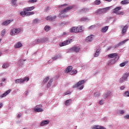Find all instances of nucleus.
Wrapping results in <instances>:
<instances>
[{"instance_id":"49530a36","label":"nucleus","mask_w":129,"mask_h":129,"mask_svg":"<svg viewBox=\"0 0 129 129\" xmlns=\"http://www.w3.org/2000/svg\"><path fill=\"white\" fill-rule=\"evenodd\" d=\"M5 35H6V29H4L1 32V36L2 37H4L5 36Z\"/></svg>"},{"instance_id":"de8ad7c7","label":"nucleus","mask_w":129,"mask_h":129,"mask_svg":"<svg viewBox=\"0 0 129 129\" xmlns=\"http://www.w3.org/2000/svg\"><path fill=\"white\" fill-rule=\"evenodd\" d=\"M49 77H47L45 79H44L43 81V83H46V82H48V81H49Z\"/></svg>"},{"instance_id":"ea45409f","label":"nucleus","mask_w":129,"mask_h":129,"mask_svg":"<svg viewBox=\"0 0 129 129\" xmlns=\"http://www.w3.org/2000/svg\"><path fill=\"white\" fill-rule=\"evenodd\" d=\"M89 11V8H83L82 9V13H87Z\"/></svg>"},{"instance_id":"338daca9","label":"nucleus","mask_w":129,"mask_h":129,"mask_svg":"<svg viewBox=\"0 0 129 129\" xmlns=\"http://www.w3.org/2000/svg\"><path fill=\"white\" fill-rule=\"evenodd\" d=\"M3 107V103H0V108Z\"/></svg>"},{"instance_id":"6e6d98bb","label":"nucleus","mask_w":129,"mask_h":129,"mask_svg":"<svg viewBox=\"0 0 129 129\" xmlns=\"http://www.w3.org/2000/svg\"><path fill=\"white\" fill-rule=\"evenodd\" d=\"M125 88V86H121L120 87V90H124V89Z\"/></svg>"},{"instance_id":"423d86ee","label":"nucleus","mask_w":129,"mask_h":129,"mask_svg":"<svg viewBox=\"0 0 129 129\" xmlns=\"http://www.w3.org/2000/svg\"><path fill=\"white\" fill-rule=\"evenodd\" d=\"M120 10H121V7H118L115 8L114 9H113V13L114 14H116V15H123V12L119 11H120Z\"/></svg>"},{"instance_id":"f03ea898","label":"nucleus","mask_w":129,"mask_h":129,"mask_svg":"<svg viewBox=\"0 0 129 129\" xmlns=\"http://www.w3.org/2000/svg\"><path fill=\"white\" fill-rule=\"evenodd\" d=\"M85 83V80H81L79 81L75 85L73 86V88H78L80 90H82L84 88V84Z\"/></svg>"},{"instance_id":"4468645a","label":"nucleus","mask_w":129,"mask_h":129,"mask_svg":"<svg viewBox=\"0 0 129 129\" xmlns=\"http://www.w3.org/2000/svg\"><path fill=\"white\" fill-rule=\"evenodd\" d=\"M11 91H12L11 90H7L6 92H5L4 93H3L2 95H1L0 96V97L1 98H4V97H6V96H7V95H8L9 94H10V93H11Z\"/></svg>"},{"instance_id":"f8f14e48","label":"nucleus","mask_w":129,"mask_h":129,"mask_svg":"<svg viewBox=\"0 0 129 129\" xmlns=\"http://www.w3.org/2000/svg\"><path fill=\"white\" fill-rule=\"evenodd\" d=\"M39 106V105H37L35 107L34 110L35 112H42V111H44V110H43L42 108H40Z\"/></svg>"},{"instance_id":"8fccbe9b","label":"nucleus","mask_w":129,"mask_h":129,"mask_svg":"<svg viewBox=\"0 0 129 129\" xmlns=\"http://www.w3.org/2000/svg\"><path fill=\"white\" fill-rule=\"evenodd\" d=\"M94 95H95V96L98 97V96H99V95H100V93H99V92H97L95 93Z\"/></svg>"},{"instance_id":"4c0bfd02","label":"nucleus","mask_w":129,"mask_h":129,"mask_svg":"<svg viewBox=\"0 0 129 129\" xmlns=\"http://www.w3.org/2000/svg\"><path fill=\"white\" fill-rule=\"evenodd\" d=\"M99 53H100V49H97L95 53V57H98L99 55Z\"/></svg>"},{"instance_id":"bb28decb","label":"nucleus","mask_w":129,"mask_h":129,"mask_svg":"<svg viewBox=\"0 0 129 129\" xmlns=\"http://www.w3.org/2000/svg\"><path fill=\"white\" fill-rule=\"evenodd\" d=\"M70 32H71V33H77V27H74L71 28Z\"/></svg>"},{"instance_id":"f3484780","label":"nucleus","mask_w":129,"mask_h":129,"mask_svg":"<svg viewBox=\"0 0 129 129\" xmlns=\"http://www.w3.org/2000/svg\"><path fill=\"white\" fill-rule=\"evenodd\" d=\"M62 58V54H55L53 57L52 60H58V59H61Z\"/></svg>"},{"instance_id":"9b49d317","label":"nucleus","mask_w":129,"mask_h":129,"mask_svg":"<svg viewBox=\"0 0 129 129\" xmlns=\"http://www.w3.org/2000/svg\"><path fill=\"white\" fill-rule=\"evenodd\" d=\"M118 60V58H112L110 60H109L108 63V65H112L113 64H114L116 61H117Z\"/></svg>"},{"instance_id":"58836bf2","label":"nucleus","mask_w":129,"mask_h":129,"mask_svg":"<svg viewBox=\"0 0 129 129\" xmlns=\"http://www.w3.org/2000/svg\"><path fill=\"white\" fill-rule=\"evenodd\" d=\"M81 21L82 22H88V21H89V19L87 17L82 18H81Z\"/></svg>"},{"instance_id":"9d476101","label":"nucleus","mask_w":129,"mask_h":129,"mask_svg":"<svg viewBox=\"0 0 129 129\" xmlns=\"http://www.w3.org/2000/svg\"><path fill=\"white\" fill-rule=\"evenodd\" d=\"M129 39H127L120 42H119L117 45H115V48H117V47H119L120 46H122V45H124V44H125V43Z\"/></svg>"},{"instance_id":"7c9ffc66","label":"nucleus","mask_w":129,"mask_h":129,"mask_svg":"<svg viewBox=\"0 0 129 129\" xmlns=\"http://www.w3.org/2000/svg\"><path fill=\"white\" fill-rule=\"evenodd\" d=\"M101 4V1L100 0H96L94 2V6H99Z\"/></svg>"},{"instance_id":"a878e982","label":"nucleus","mask_w":129,"mask_h":129,"mask_svg":"<svg viewBox=\"0 0 129 129\" xmlns=\"http://www.w3.org/2000/svg\"><path fill=\"white\" fill-rule=\"evenodd\" d=\"M83 31V27L82 26H78L77 27V33L81 32Z\"/></svg>"},{"instance_id":"cd10ccee","label":"nucleus","mask_w":129,"mask_h":129,"mask_svg":"<svg viewBox=\"0 0 129 129\" xmlns=\"http://www.w3.org/2000/svg\"><path fill=\"white\" fill-rule=\"evenodd\" d=\"M72 71V66H71L68 67L65 70L66 73H69V72H70Z\"/></svg>"},{"instance_id":"79ce46f5","label":"nucleus","mask_w":129,"mask_h":129,"mask_svg":"<svg viewBox=\"0 0 129 129\" xmlns=\"http://www.w3.org/2000/svg\"><path fill=\"white\" fill-rule=\"evenodd\" d=\"M124 81H126V80H125L123 77H122L119 80L120 83H122L124 82Z\"/></svg>"},{"instance_id":"20e7f679","label":"nucleus","mask_w":129,"mask_h":129,"mask_svg":"<svg viewBox=\"0 0 129 129\" xmlns=\"http://www.w3.org/2000/svg\"><path fill=\"white\" fill-rule=\"evenodd\" d=\"M29 80H30V78L29 77H25L23 79H17L15 81L16 84H23L25 82H28Z\"/></svg>"},{"instance_id":"0e129e2a","label":"nucleus","mask_w":129,"mask_h":129,"mask_svg":"<svg viewBox=\"0 0 129 129\" xmlns=\"http://www.w3.org/2000/svg\"><path fill=\"white\" fill-rule=\"evenodd\" d=\"M50 10V8L49 7H47L46 9H45V12H48Z\"/></svg>"},{"instance_id":"ddd939ff","label":"nucleus","mask_w":129,"mask_h":129,"mask_svg":"<svg viewBox=\"0 0 129 129\" xmlns=\"http://www.w3.org/2000/svg\"><path fill=\"white\" fill-rule=\"evenodd\" d=\"M80 47L75 46L70 49L71 52H76L77 53L79 52Z\"/></svg>"},{"instance_id":"5fc2aeb1","label":"nucleus","mask_w":129,"mask_h":129,"mask_svg":"<svg viewBox=\"0 0 129 129\" xmlns=\"http://www.w3.org/2000/svg\"><path fill=\"white\" fill-rule=\"evenodd\" d=\"M119 113L120 114H123V113H124V111L123 110H119Z\"/></svg>"},{"instance_id":"09e8293b","label":"nucleus","mask_w":129,"mask_h":129,"mask_svg":"<svg viewBox=\"0 0 129 129\" xmlns=\"http://www.w3.org/2000/svg\"><path fill=\"white\" fill-rule=\"evenodd\" d=\"M2 81L3 83H1V86H3V85H4V84H5V82L6 81V78L2 79Z\"/></svg>"},{"instance_id":"f704fd0d","label":"nucleus","mask_w":129,"mask_h":129,"mask_svg":"<svg viewBox=\"0 0 129 129\" xmlns=\"http://www.w3.org/2000/svg\"><path fill=\"white\" fill-rule=\"evenodd\" d=\"M77 74V70H73L70 73V75H74V74Z\"/></svg>"},{"instance_id":"e2e57ef3","label":"nucleus","mask_w":129,"mask_h":129,"mask_svg":"<svg viewBox=\"0 0 129 129\" xmlns=\"http://www.w3.org/2000/svg\"><path fill=\"white\" fill-rule=\"evenodd\" d=\"M68 94H70V91H68L65 93V95H68Z\"/></svg>"},{"instance_id":"864d4df0","label":"nucleus","mask_w":129,"mask_h":129,"mask_svg":"<svg viewBox=\"0 0 129 129\" xmlns=\"http://www.w3.org/2000/svg\"><path fill=\"white\" fill-rule=\"evenodd\" d=\"M28 11H25V17H29L30 16V12H27Z\"/></svg>"},{"instance_id":"e433bc0d","label":"nucleus","mask_w":129,"mask_h":129,"mask_svg":"<svg viewBox=\"0 0 129 129\" xmlns=\"http://www.w3.org/2000/svg\"><path fill=\"white\" fill-rule=\"evenodd\" d=\"M123 95L124 97H129V91H125Z\"/></svg>"},{"instance_id":"a19ab883","label":"nucleus","mask_w":129,"mask_h":129,"mask_svg":"<svg viewBox=\"0 0 129 129\" xmlns=\"http://www.w3.org/2000/svg\"><path fill=\"white\" fill-rule=\"evenodd\" d=\"M128 76H129V73H125L124 75H123L122 76V77H123L124 79L126 80V79H127V77H128Z\"/></svg>"},{"instance_id":"473e14b6","label":"nucleus","mask_w":129,"mask_h":129,"mask_svg":"<svg viewBox=\"0 0 129 129\" xmlns=\"http://www.w3.org/2000/svg\"><path fill=\"white\" fill-rule=\"evenodd\" d=\"M121 5H127L129 4V0H123L120 2Z\"/></svg>"},{"instance_id":"4be33fe9","label":"nucleus","mask_w":129,"mask_h":129,"mask_svg":"<svg viewBox=\"0 0 129 129\" xmlns=\"http://www.w3.org/2000/svg\"><path fill=\"white\" fill-rule=\"evenodd\" d=\"M23 47V44L21 42H18L14 45L15 49H19V48H22Z\"/></svg>"},{"instance_id":"c756f323","label":"nucleus","mask_w":129,"mask_h":129,"mask_svg":"<svg viewBox=\"0 0 129 129\" xmlns=\"http://www.w3.org/2000/svg\"><path fill=\"white\" fill-rule=\"evenodd\" d=\"M95 15H102V12L101 11V9H99L97 10L95 12Z\"/></svg>"},{"instance_id":"4d7b16f0","label":"nucleus","mask_w":129,"mask_h":129,"mask_svg":"<svg viewBox=\"0 0 129 129\" xmlns=\"http://www.w3.org/2000/svg\"><path fill=\"white\" fill-rule=\"evenodd\" d=\"M99 104H100V105L103 104V100H101L99 102Z\"/></svg>"},{"instance_id":"1a4fd4ad","label":"nucleus","mask_w":129,"mask_h":129,"mask_svg":"<svg viewBox=\"0 0 129 129\" xmlns=\"http://www.w3.org/2000/svg\"><path fill=\"white\" fill-rule=\"evenodd\" d=\"M108 58H118V59H119V57L118 56V54L116 53H110L109 55H108Z\"/></svg>"},{"instance_id":"a18cd8bd","label":"nucleus","mask_w":129,"mask_h":129,"mask_svg":"<svg viewBox=\"0 0 129 129\" xmlns=\"http://www.w3.org/2000/svg\"><path fill=\"white\" fill-rule=\"evenodd\" d=\"M32 22H33V24H37L38 23H39L40 20L38 19H36L33 20Z\"/></svg>"},{"instance_id":"b1692460","label":"nucleus","mask_w":129,"mask_h":129,"mask_svg":"<svg viewBox=\"0 0 129 129\" xmlns=\"http://www.w3.org/2000/svg\"><path fill=\"white\" fill-rule=\"evenodd\" d=\"M71 102H72V99H70L66 100L65 103H64V104L67 106H69V105L70 104H71Z\"/></svg>"},{"instance_id":"69168bd1","label":"nucleus","mask_w":129,"mask_h":129,"mask_svg":"<svg viewBox=\"0 0 129 129\" xmlns=\"http://www.w3.org/2000/svg\"><path fill=\"white\" fill-rule=\"evenodd\" d=\"M65 6H67V4L62 5L60 6V7L59 8H62V7H65Z\"/></svg>"},{"instance_id":"052dcab7","label":"nucleus","mask_w":129,"mask_h":129,"mask_svg":"<svg viewBox=\"0 0 129 129\" xmlns=\"http://www.w3.org/2000/svg\"><path fill=\"white\" fill-rule=\"evenodd\" d=\"M95 27V25H92V26H90L89 29H92Z\"/></svg>"},{"instance_id":"37998d69","label":"nucleus","mask_w":129,"mask_h":129,"mask_svg":"<svg viewBox=\"0 0 129 129\" xmlns=\"http://www.w3.org/2000/svg\"><path fill=\"white\" fill-rule=\"evenodd\" d=\"M9 66H10V64H9V63H4L2 67L4 69H7V68H8L9 67Z\"/></svg>"},{"instance_id":"603ef678","label":"nucleus","mask_w":129,"mask_h":129,"mask_svg":"<svg viewBox=\"0 0 129 129\" xmlns=\"http://www.w3.org/2000/svg\"><path fill=\"white\" fill-rule=\"evenodd\" d=\"M119 66H120V67H124V66H125V62L121 63L119 64Z\"/></svg>"},{"instance_id":"774afa93","label":"nucleus","mask_w":129,"mask_h":129,"mask_svg":"<svg viewBox=\"0 0 129 129\" xmlns=\"http://www.w3.org/2000/svg\"><path fill=\"white\" fill-rule=\"evenodd\" d=\"M17 117H21V114H19L17 115Z\"/></svg>"},{"instance_id":"c85d7f7f","label":"nucleus","mask_w":129,"mask_h":129,"mask_svg":"<svg viewBox=\"0 0 129 129\" xmlns=\"http://www.w3.org/2000/svg\"><path fill=\"white\" fill-rule=\"evenodd\" d=\"M108 10H109V7L101 9L102 14H104V13H106V12H107V11H108Z\"/></svg>"},{"instance_id":"7ed1b4c3","label":"nucleus","mask_w":129,"mask_h":129,"mask_svg":"<svg viewBox=\"0 0 129 129\" xmlns=\"http://www.w3.org/2000/svg\"><path fill=\"white\" fill-rule=\"evenodd\" d=\"M48 39L47 37H41L39 38L37 40H35L33 42V44H43V43H46V42H47Z\"/></svg>"},{"instance_id":"72a5a7b5","label":"nucleus","mask_w":129,"mask_h":129,"mask_svg":"<svg viewBox=\"0 0 129 129\" xmlns=\"http://www.w3.org/2000/svg\"><path fill=\"white\" fill-rule=\"evenodd\" d=\"M44 30L45 32H49V31H50V30H51V28L50 27V26L46 25L44 27Z\"/></svg>"},{"instance_id":"680f3d73","label":"nucleus","mask_w":129,"mask_h":129,"mask_svg":"<svg viewBox=\"0 0 129 129\" xmlns=\"http://www.w3.org/2000/svg\"><path fill=\"white\" fill-rule=\"evenodd\" d=\"M68 32H63V33H62V36H65V35H68Z\"/></svg>"},{"instance_id":"6e6552de","label":"nucleus","mask_w":129,"mask_h":129,"mask_svg":"<svg viewBox=\"0 0 129 129\" xmlns=\"http://www.w3.org/2000/svg\"><path fill=\"white\" fill-rule=\"evenodd\" d=\"M45 20L46 21H50V22H54L56 20V16H48L45 18Z\"/></svg>"},{"instance_id":"dca6fc26","label":"nucleus","mask_w":129,"mask_h":129,"mask_svg":"<svg viewBox=\"0 0 129 129\" xmlns=\"http://www.w3.org/2000/svg\"><path fill=\"white\" fill-rule=\"evenodd\" d=\"M127 29H128V26L127 25L124 26L122 30H121V34L122 35H125V33H126V31H127Z\"/></svg>"},{"instance_id":"13d9d810","label":"nucleus","mask_w":129,"mask_h":129,"mask_svg":"<svg viewBox=\"0 0 129 129\" xmlns=\"http://www.w3.org/2000/svg\"><path fill=\"white\" fill-rule=\"evenodd\" d=\"M35 15V12H29V15L30 16H31V15Z\"/></svg>"},{"instance_id":"c03bdc74","label":"nucleus","mask_w":129,"mask_h":129,"mask_svg":"<svg viewBox=\"0 0 129 129\" xmlns=\"http://www.w3.org/2000/svg\"><path fill=\"white\" fill-rule=\"evenodd\" d=\"M26 11H24L21 12L20 13L21 16H22V17H26Z\"/></svg>"},{"instance_id":"a211bd4d","label":"nucleus","mask_w":129,"mask_h":129,"mask_svg":"<svg viewBox=\"0 0 129 129\" xmlns=\"http://www.w3.org/2000/svg\"><path fill=\"white\" fill-rule=\"evenodd\" d=\"M93 38H94V35L89 36L86 38V41L87 43H89V42H91L93 40Z\"/></svg>"},{"instance_id":"5701e85b","label":"nucleus","mask_w":129,"mask_h":129,"mask_svg":"<svg viewBox=\"0 0 129 129\" xmlns=\"http://www.w3.org/2000/svg\"><path fill=\"white\" fill-rule=\"evenodd\" d=\"M25 64H27V60L26 59H20V66H23V65H25Z\"/></svg>"},{"instance_id":"412c9836","label":"nucleus","mask_w":129,"mask_h":129,"mask_svg":"<svg viewBox=\"0 0 129 129\" xmlns=\"http://www.w3.org/2000/svg\"><path fill=\"white\" fill-rule=\"evenodd\" d=\"M33 10H35V7L32 6L30 7L24 8L23 11H26V12H31V11H33Z\"/></svg>"},{"instance_id":"6ab92c4d","label":"nucleus","mask_w":129,"mask_h":129,"mask_svg":"<svg viewBox=\"0 0 129 129\" xmlns=\"http://www.w3.org/2000/svg\"><path fill=\"white\" fill-rule=\"evenodd\" d=\"M13 21V20H6L3 22L2 26H8V25L11 24Z\"/></svg>"},{"instance_id":"c9c22d12","label":"nucleus","mask_w":129,"mask_h":129,"mask_svg":"<svg viewBox=\"0 0 129 129\" xmlns=\"http://www.w3.org/2000/svg\"><path fill=\"white\" fill-rule=\"evenodd\" d=\"M52 82H53V79H50L47 84L48 88H50V87H51V85H52Z\"/></svg>"},{"instance_id":"39448f33","label":"nucleus","mask_w":129,"mask_h":129,"mask_svg":"<svg viewBox=\"0 0 129 129\" xmlns=\"http://www.w3.org/2000/svg\"><path fill=\"white\" fill-rule=\"evenodd\" d=\"M21 32H22V29H21V28H14L12 30L10 33V35H11V36H15L16 35H18V34H20Z\"/></svg>"},{"instance_id":"2f4dec72","label":"nucleus","mask_w":129,"mask_h":129,"mask_svg":"<svg viewBox=\"0 0 129 129\" xmlns=\"http://www.w3.org/2000/svg\"><path fill=\"white\" fill-rule=\"evenodd\" d=\"M93 129H106V128L101 126H95L93 127Z\"/></svg>"},{"instance_id":"3c124183","label":"nucleus","mask_w":129,"mask_h":129,"mask_svg":"<svg viewBox=\"0 0 129 129\" xmlns=\"http://www.w3.org/2000/svg\"><path fill=\"white\" fill-rule=\"evenodd\" d=\"M11 1L14 6H16V5H17V0H11Z\"/></svg>"},{"instance_id":"0eeeda50","label":"nucleus","mask_w":129,"mask_h":129,"mask_svg":"<svg viewBox=\"0 0 129 129\" xmlns=\"http://www.w3.org/2000/svg\"><path fill=\"white\" fill-rule=\"evenodd\" d=\"M71 42H72V39L67 40L62 42H60L59 45L60 47H63L64 46H66L67 45H69Z\"/></svg>"},{"instance_id":"2eb2a0df","label":"nucleus","mask_w":129,"mask_h":129,"mask_svg":"<svg viewBox=\"0 0 129 129\" xmlns=\"http://www.w3.org/2000/svg\"><path fill=\"white\" fill-rule=\"evenodd\" d=\"M49 122H50V120H44L40 122V126H44V125H46V124H48Z\"/></svg>"},{"instance_id":"393cba45","label":"nucleus","mask_w":129,"mask_h":129,"mask_svg":"<svg viewBox=\"0 0 129 129\" xmlns=\"http://www.w3.org/2000/svg\"><path fill=\"white\" fill-rule=\"evenodd\" d=\"M108 30V26H105L101 29L102 33H106V31Z\"/></svg>"},{"instance_id":"aec40b11","label":"nucleus","mask_w":129,"mask_h":129,"mask_svg":"<svg viewBox=\"0 0 129 129\" xmlns=\"http://www.w3.org/2000/svg\"><path fill=\"white\" fill-rule=\"evenodd\" d=\"M111 93V92L110 91H107L103 95V97L104 99H106V98H107V97H108L109 96V95H110V94Z\"/></svg>"},{"instance_id":"bf43d9fd","label":"nucleus","mask_w":129,"mask_h":129,"mask_svg":"<svg viewBox=\"0 0 129 129\" xmlns=\"http://www.w3.org/2000/svg\"><path fill=\"white\" fill-rule=\"evenodd\" d=\"M29 3H36L37 0H29Z\"/></svg>"},{"instance_id":"f257e3e1","label":"nucleus","mask_w":129,"mask_h":129,"mask_svg":"<svg viewBox=\"0 0 129 129\" xmlns=\"http://www.w3.org/2000/svg\"><path fill=\"white\" fill-rule=\"evenodd\" d=\"M73 6H69L61 11L59 14L60 18H68V15H65L66 13H67L70 10H72Z\"/></svg>"}]
</instances>
